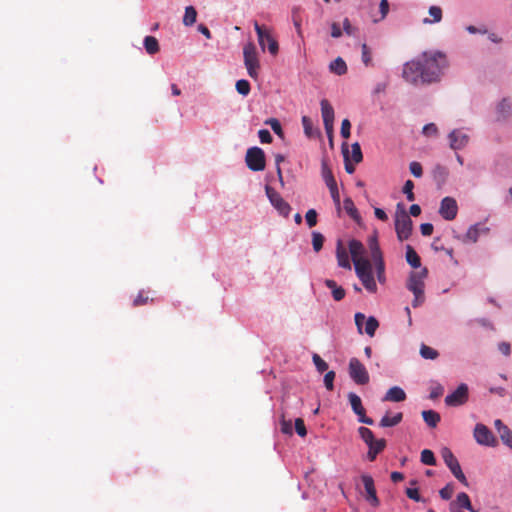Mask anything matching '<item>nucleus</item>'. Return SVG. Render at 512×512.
<instances>
[{
    "label": "nucleus",
    "instance_id": "79ce46f5",
    "mask_svg": "<svg viewBox=\"0 0 512 512\" xmlns=\"http://www.w3.org/2000/svg\"><path fill=\"white\" fill-rule=\"evenodd\" d=\"M361 51H362L361 59H362V62L364 63V65L365 66L372 65V53L366 43L362 44Z\"/></svg>",
    "mask_w": 512,
    "mask_h": 512
},
{
    "label": "nucleus",
    "instance_id": "69168bd1",
    "mask_svg": "<svg viewBox=\"0 0 512 512\" xmlns=\"http://www.w3.org/2000/svg\"><path fill=\"white\" fill-rule=\"evenodd\" d=\"M433 225L431 223H423L420 230L423 236H430L433 233Z\"/></svg>",
    "mask_w": 512,
    "mask_h": 512
},
{
    "label": "nucleus",
    "instance_id": "423d86ee",
    "mask_svg": "<svg viewBox=\"0 0 512 512\" xmlns=\"http://www.w3.org/2000/svg\"><path fill=\"white\" fill-rule=\"evenodd\" d=\"M254 29L258 36V42L263 51H265L266 44L268 51L271 55H276L279 51V45L277 40L272 35L271 29L260 25L257 21H254Z\"/></svg>",
    "mask_w": 512,
    "mask_h": 512
},
{
    "label": "nucleus",
    "instance_id": "39448f33",
    "mask_svg": "<svg viewBox=\"0 0 512 512\" xmlns=\"http://www.w3.org/2000/svg\"><path fill=\"white\" fill-rule=\"evenodd\" d=\"M368 247L371 253V259L375 263L377 280L380 284H384L386 281L385 263L376 235L369 237Z\"/></svg>",
    "mask_w": 512,
    "mask_h": 512
},
{
    "label": "nucleus",
    "instance_id": "7c9ffc66",
    "mask_svg": "<svg viewBox=\"0 0 512 512\" xmlns=\"http://www.w3.org/2000/svg\"><path fill=\"white\" fill-rule=\"evenodd\" d=\"M429 14L432 19L425 18L423 20L424 24L438 23L442 20V9L439 6H431L429 8Z\"/></svg>",
    "mask_w": 512,
    "mask_h": 512
},
{
    "label": "nucleus",
    "instance_id": "a19ab883",
    "mask_svg": "<svg viewBox=\"0 0 512 512\" xmlns=\"http://www.w3.org/2000/svg\"><path fill=\"white\" fill-rule=\"evenodd\" d=\"M235 87L237 92L243 96H247L251 90L250 83L245 79L238 80Z\"/></svg>",
    "mask_w": 512,
    "mask_h": 512
},
{
    "label": "nucleus",
    "instance_id": "c756f323",
    "mask_svg": "<svg viewBox=\"0 0 512 512\" xmlns=\"http://www.w3.org/2000/svg\"><path fill=\"white\" fill-rule=\"evenodd\" d=\"M144 47L150 55L156 54L160 49L158 40L154 36H146L144 38Z\"/></svg>",
    "mask_w": 512,
    "mask_h": 512
},
{
    "label": "nucleus",
    "instance_id": "13d9d810",
    "mask_svg": "<svg viewBox=\"0 0 512 512\" xmlns=\"http://www.w3.org/2000/svg\"><path fill=\"white\" fill-rule=\"evenodd\" d=\"M343 156L345 160V170L348 174H352L355 171V167L349 162V152L347 148H343Z\"/></svg>",
    "mask_w": 512,
    "mask_h": 512
},
{
    "label": "nucleus",
    "instance_id": "37998d69",
    "mask_svg": "<svg viewBox=\"0 0 512 512\" xmlns=\"http://www.w3.org/2000/svg\"><path fill=\"white\" fill-rule=\"evenodd\" d=\"M323 243H324V236L319 232H313L312 233L313 249L316 252H319L323 247Z\"/></svg>",
    "mask_w": 512,
    "mask_h": 512
},
{
    "label": "nucleus",
    "instance_id": "5701e85b",
    "mask_svg": "<svg viewBox=\"0 0 512 512\" xmlns=\"http://www.w3.org/2000/svg\"><path fill=\"white\" fill-rule=\"evenodd\" d=\"M329 69L332 73L341 76L346 74L347 65L346 62L341 57H337L334 61L330 63Z\"/></svg>",
    "mask_w": 512,
    "mask_h": 512
},
{
    "label": "nucleus",
    "instance_id": "2eb2a0df",
    "mask_svg": "<svg viewBox=\"0 0 512 512\" xmlns=\"http://www.w3.org/2000/svg\"><path fill=\"white\" fill-rule=\"evenodd\" d=\"M453 150L463 149L469 142V135L462 129H454L448 135Z\"/></svg>",
    "mask_w": 512,
    "mask_h": 512
},
{
    "label": "nucleus",
    "instance_id": "a211bd4d",
    "mask_svg": "<svg viewBox=\"0 0 512 512\" xmlns=\"http://www.w3.org/2000/svg\"><path fill=\"white\" fill-rule=\"evenodd\" d=\"M336 258H337V263L340 267L345 268V269H351L348 252H347L346 248L343 246L341 241H338V243H337Z\"/></svg>",
    "mask_w": 512,
    "mask_h": 512
},
{
    "label": "nucleus",
    "instance_id": "49530a36",
    "mask_svg": "<svg viewBox=\"0 0 512 512\" xmlns=\"http://www.w3.org/2000/svg\"><path fill=\"white\" fill-rule=\"evenodd\" d=\"M302 125H303V128H304L305 135L307 137H309V138L313 137V135H314L313 123H312L311 119L308 116H303L302 117Z\"/></svg>",
    "mask_w": 512,
    "mask_h": 512
},
{
    "label": "nucleus",
    "instance_id": "4468645a",
    "mask_svg": "<svg viewBox=\"0 0 512 512\" xmlns=\"http://www.w3.org/2000/svg\"><path fill=\"white\" fill-rule=\"evenodd\" d=\"M458 205L454 198L452 197H444L441 200L439 213L440 215L448 221L454 220L457 216Z\"/></svg>",
    "mask_w": 512,
    "mask_h": 512
},
{
    "label": "nucleus",
    "instance_id": "412c9836",
    "mask_svg": "<svg viewBox=\"0 0 512 512\" xmlns=\"http://www.w3.org/2000/svg\"><path fill=\"white\" fill-rule=\"evenodd\" d=\"M325 285L327 288L331 290L332 296L335 301H341L345 297V290L341 286H338L336 281L332 279H326Z\"/></svg>",
    "mask_w": 512,
    "mask_h": 512
},
{
    "label": "nucleus",
    "instance_id": "6e6d98bb",
    "mask_svg": "<svg viewBox=\"0 0 512 512\" xmlns=\"http://www.w3.org/2000/svg\"><path fill=\"white\" fill-rule=\"evenodd\" d=\"M295 430H296V432H297V434L299 436H301V437H305L306 436L307 430H306V427H305L303 419L297 418L295 420Z\"/></svg>",
    "mask_w": 512,
    "mask_h": 512
},
{
    "label": "nucleus",
    "instance_id": "3c124183",
    "mask_svg": "<svg viewBox=\"0 0 512 512\" xmlns=\"http://www.w3.org/2000/svg\"><path fill=\"white\" fill-rule=\"evenodd\" d=\"M454 493V487L452 484H447L445 487H443L440 491V497L444 500H449Z\"/></svg>",
    "mask_w": 512,
    "mask_h": 512
},
{
    "label": "nucleus",
    "instance_id": "e2e57ef3",
    "mask_svg": "<svg viewBox=\"0 0 512 512\" xmlns=\"http://www.w3.org/2000/svg\"><path fill=\"white\" fill-rule=\"evenodd\" d=\"M329 191H330V194H331V197L333 199L335 206L339 210L340 209V194H339L338 186H335L334 188H330Z\"/></svg>",
    "mask_w": 512,
    "mask_h": 512
},
{
    "label": "nucleus",
    "instance_id": "2f4dec72",
    "mask_svg": "<svg viewBox=\"0 0 512 512\" xmlns=\"http://www.w3.org/2000/svg\"><path fill=\"white\" fill-rule=\"evenodd\" d=\"M197 11L193 6H187L185 8V14L183 17V24L185 26H192L196 22Z\"/></svg>",
    "mask_w": 512,
    "mask_h": 512
},
{
    "label": "nucleus",
    "instance_id": "de8ad7c7",
    "mask_svg": "<svg viewBox=\"0 0 512 512\" xmlns=\"http://www.w3.org/2000/svg\"><path fill=\"white\" fill-rule=\"evenodd\" d=\"M414 183L412 180H407L403 186V193L406 195L408 201H414L415 195L413 193Z\"/></svg>",
    "mask_w": 512,
    "mask_h": 512
},
{
    "label": "nucleus",
    "instance_id": "58836bf2",
    "mask_svg": "<svg viewBox=\"0 0 512 512\" xmlns=\"http://www.w3.org/2000/svg\"><path fill=\"white\" fill-rule=\"evenodd\" d=\"M420 355L425 359L434 360L438 357L439 353L437 352V350H435L425 344H422V346L420 348Z\"/></svg>",
    "mask_w": 512,
    "mask_h": 512
},
{
    "label": "nucleus",
    "instance_id": "4d7b16f0",
    "mask_svg": "<svg viewBox=\"0 0 512 512\" xmlns=\"http://www.w3.org/2000/svg\"><path fill=\"white\" fill-rule=\"evenodd\" d=\"M425 136H436L438 134V128L434 123L426 124L422 130Z\"/></svg>",
    "mask_w": 512,
    "mask_h": 512
},
{
    "label": "nucleus",
    "instance_id": "774afa93",
    "mask_svg": "<svg viewBox=\"0 0 512 512\" xmlns=\"http://www.w3.org/2000/svg\"><path fill=\"white\" fill-rule=\"evenodd\" d=\"M381 19H384L389 11V3L387 0H381L380 5Z\"/></svg>",
    "mask_w": 512,
    "mask_h": 512
},
{
    "label": "nucleus",
    "instance_id": "c9c22d12",
    "mask_svg": "<svg viewBox=\"0 0 512 512\" xmlns=\"http://www.w3.org/2000/svg\"><path fill=\"white\" fill-rule=\"evenodd\" d=\"M378 327H379V322L375 317L370 316L366 319L365 332L367 335H369L370 337H373L375 335V332Z\"/></svg>",
    "mask_w": 512,
    "mask_h": 512
},
{
    "label": "nucleus",
    "instance_id": "a878e982",
    "mask_svg": "<svg viewBox=\"0 0 512 512\" xmlns=\"http://www.w3.org/2000/svg\"><path fill=\"white\" fill-rule=\"evenodd\" d=\"M348 398H349V402H350V405H351V408H352L353 412L356 415L363 414L365 409H364V407L362 405L361 398L357 394H355L353 392L349 393Z\"/></svg>",
    "mask_w": 512,
    "mask_h": 512
},
{
    "label": "nucleus",
    "instance_id": "f03ea898",
    "mask_svg": "<svg viewBox=\"0 0 512 512\" xmlns=\"http://www.w3.org/2000/svg\"><path fill=\"white\" fill-rule=\"evenodd\" d=\"M364 251V246L359 240L352 239L349 241V252L358 278L368 292L376 293L377 284L373 276L372 264L370 260L363 256Z\"/></svg>",
    "mask_w": 512,
    "mask_h": 512
},
{
    "label": "nucleus",
    "instance_id": "6e6552de",
    "mask_svg": "<svg viewBox=\"0 0 512 512\" xmlns=\"http://www.w3.org/2000/svg\"><path fill=\"white\" fill-rule=\"evenodd\" d=\"M245 161L247 167L255 172L264 170L266 166L264 151L259 147L249 148L246 152Z\"/></svg>",
    "mask_w": 512,
    "mask_h": 512
},
{
    "label": "nucleus",
    "instance_id": "b1692460",
    "mask_svg": "<svg viewBox=\"0 0 512 512\" xmlns=\"http://www.w3.org/2000/svg\"><path fill=\"white\" fill-rule=\"evenodd\" d=\"M422 417L425 423L432 428H435L440 422V415L434 410H424L422 412Z\"/></svg>",
    "mask_w": 512,
    "mask_h": 512
},
{
    "label": "nucleus",
    "instance_id": "a18cd8bd",
    "mask_svg": "<svg viewBox=\"0 0 512 512\" xmlns=\"http://www.w3.org/2000/svg\"><path fill=\"white\" fill-rule=\"evenodd\" d=\"M312 360L318 372L323 373L328 369V364L318 354H314Z\"/></svg>",
    "mask_w": 512,
    "mask_h": 512
},
{
    "label": "nucleus",
    "instance_id": "f257e3e1",
    "mask_svg": "<svg viewBox=\"0 0 512 512\" xmlns=\"http://www.w3.org/2000/svg\"><path fill=\"white\" fill-rule=\"evenodd\" d=\"M448 66L447 56L443 52L426 51L416 60L405 63L403 78L414 85L437 82Z\"/></svg>",
    "mask_w": 512,
    "mask_h": 512
},
{
    "label": "nucleus",
    "instance_id": "f3484780",
    "mask_svg": "<svg viewBox=\"0 0 512 512\" xmlns=\"http://www.w3.org/2000/svg\"><path fill=\"white\" fill-rule=\"evenodd\" d=\"M494 426L502 442L512 449V431L500 419L495 420Z\"/></svg>",
    "mask_w": 512,
    "mask_h": 512
},
{
    "label": "nucleus",
    "instance_id": "7ed1b4c3",
    "mask_svg": "<svg viewBox=\"0 0 512 512\" xmlns=\"http://www.w3.org/2000/svg\"><path fill=\"white\" fill-rule=\"evenodd\" d=\"M427 276V269L423 268L421 271L412 272L407 281V288L414 294L412 306L414 308L422 305L425 301L424 295V279Z\"/></svg>",
    "mask_w": 512,
    "mask_h": 512
},
{
    "label": "nucleus",
    "instance_id": "dca6fc26",
    "mask_svg": "<svg viewBox=\"0 0 512 512\" xmlns=\"http://www.w3.org/2000/svg\"><path fill=\"white\" fill-rule=\"evenodd\" d=\"M361 480L363 482L365 491H366V499L372 506L379 505V499L377 497L375 484L373 478L368 474H363L361 476Z\"/></svg>",
    "mask_w": 512,
    "mask_h": 512
},
{
    "label": "nucleus",
    "instance_id": "4c0bfd02",
    "mask_svg": "<svg viewBox=\"0 0 512 512\" xmlns=\"http://www.w3.org/2000/svg\"><path fill=\"white\" fill-rule=\"evenodd\" d=\"M358 433L366 445L372 444V442L375 440L374 434L369 428L363 426L359 427Z\"/></svg>",
    "mask_w": 512,
    "mask_h": 512
},
{
    "label": "nucleus",
    "instance_id": "09e8293b",
    "mask_svg": "<svg viewBox=\"0 0 512 512\" xmlns=\"http://www.w3.org/2000/svg\"><path fill=\"white\" fill-rule=\"evenodd\" d=\"M265 124L269 125L277 135H283L281 124L276 118H269L268 120L265 121Z\"/></svg>",
    "mask_w": 512,
    "mask_h": 512
},
{
    "label": "nucleus",
    "instance_id": "c03bdc74",
    "mask_svg": "<svg viewBox=\"0 0 512 512\" xmlns=\"http://www.w3.org/2000/svg\"><path fill=\"white\" fill-rule=\"evenodd\" d=\"M351 155L354 163L357 164L362 161L363 155L359 143L356 142L351 145Z\"/></svg>",
    "mask_w": 512,
    "mask_h": 512
},
{
    "label": "nucleus",
    "instance_id": "393cba45",
    "mask_svg": "<svg viewBox=\"0 0 512 512\" xmlns=\"http://www.w3.org/2000/svg\"><path fill=\"white\" fill-rule=\"evenodd\" d=\"M456 507H458L459 509L460 508H464V509H467L469 510L470 512H476L472 505H471V501H470V498L468 496V494H466L465 492H461L457 495L456 497V502H453Z\"/></svg>",
    "mask_w": 512,
    "mask_h": 512
},
{
    "label": "nucleus",
    "instance_id": "c85d7f7f",
    "mask_svg": "<svg viewBox=\"0 0 512 512\" xmlns=\"http://www.w3.org/2000/svg\"><path fill=\"white\" fill-rule=\"evenodd\" d=\"M402 418H403V414L400 412L395 414L393 417H390L388 414H386L385 416L382 417V419L380 421V426L381 427L396 426L402 421Z\"/></svg>",
    "mask_w": 512,
    "mask_h": 512
},
{
    "label": "nucleus",
    "instance_id": "1a4fd4ad",
    "mask_svg": "<svg viewBox=\"0 0 512 512\" xmlns=\"http://www.w3.org/2000/svg\"><path fill=\"white\" fill-rule=\"evenodd\" d=\"M349 376L358 385H366L370 379L365 366L355 357L349 361Z\"/></svg>",
    "mask_w": 512,
    "mask_h": 512
},
{
    "label": "nucleus",
    "instance_id": "ddd939ff",
    "mask_svg": "<svg viewBox=\"0 0 512 512\" xmlns=\"http://www.w3.org/2000/svg\"><path fill=\"white\" fill-rule=\"evenodd\" d=\"M321 114L323 118L324 127L332 142L333 123H334V109L327 99H322L320 102Z\"/></svg>",
    "mask_w": 512,
    "mask_h": 512
},
{
    "label": "nucleus",
    "instance_id": "0e129e2a",
    "mask_svg": "<svg viewBox=\"0 0 512 512\" xmlns=\"http://www.w3.org/2000/svg\"><path fill=\"white\" fill-rule=\"evenodd\" d=\"M366 321V317L363 313L357 312L355 314V324L357 326L358 332L362 333V325Z\"/></svg>",
    "mask_w": 512,
    "mask_h": 512
},
{
    "label": "nucleus",
    "instance_id": "bb28decb",
    "mask_svg": "<svg viewBox=\"0 0 512 512\" xmlns=\"http://www.w3.org/2000/svg\"><path fill=\"white\" fill-rule=\"evenodd\" d=\"M406 261L413 268H419L421 266L419 255L410 245H408L406 248Z\"/></svg>",
    "mask_w": 512,
    "mask_h": 512
},
{
    "label": "nucleus",
    "instance_id": "20e7f679",
    "mask_svg": "<svg viewBox=\"0 0 512 512\" xmlns=\"http://www.w3.org/2000/svg\"><path fill=\"white\" fill-rule=\"evenodd\" d=\"M413 222L401 203L395 213V231L400 241L407 240L412 233Z\"/></svg>",
    "mask_w": 512,
    "mask_h": 512
},
{
    "label": "nucleus",
    "instance_id": "338daca9",
    "mask_svg": "<svg viewBox=\"0 0 512 512\" xmlns=\"http://www.w3.org/2000/svg\"><path fill=\"white\" fill-rule=\"evenodd\" d=\"M467 238L473 242H476L478 239V228L477 226H472L469 228L466 234Z\"/></svg>",
    "mask_w": 512,
    "mask_h": 512
},
{
    "label": "nucleus",
    "instance_id": "8fccbe9b",
    "mask_svg": "<svg viewBox=\"0 0 512 512\" xmlns=\"http://www.w3.org/2000/svg\"><path fill=\"white\" fill-rule=\"evenodd\" d=\"M307 225L312 228L317 224V212L314 209H309L305 215Z\"/></svg>",
    "mask_w": 512,
    "mask_h": 512
},
{
    "label": "nucleus",
    "instance_id": "603ef678",
    "mask_svg": "<svg viewBox=\"0 0 512 512\" xmlns=\"http://www.w3.org/2000/svg\"><path fill=\"white\" fill-rule=\"evenodd\" d=\"M409 169L413 176L417 178L421 177L423 174L422 165L417 161L411 162L409 165Z\"/></svg>",
    "mask_w": 512,
    "mask_h": 512
},
{
    "label": "nucleus",
    "instance_id": "aec40b11",
    "mask_svg": "<svg viewBox=\"0 0 512 512\" xmlns=\"http://www.w3.org/2000/svg\"><path fill=\"white\" fill-rule=\"evenodd\" d=\"M405 399L406 393L404 390L398 386H394L387 391L383 401L401 402Z\"/></svg>",
    "mask_w": 512,
    "mask_h": 512
},
{
    "label": "nucleus",
    "instance_id": "f704fd0d",
    "mask_svg": "<svg viewBox=\"0 0 512 512\" xmlns=\"http://www.w3.org/2000/svg\"><path fill=\"white\" fill-rule=\"evenodd\" d=\"M451 473L454 475V477L460 481L464 486H468V481H467V478L465 476V474L463 473L462 469H461V466L458 463L454 464L453 466L449 467Z\"/></svg>",
    "mask_w": 512,
    "mask_h": 512
},
{
    "label": "nucleus",
    "instance_id": "ea45409f",
    "mask_svg": "<svg viewBox=\"0 0 512 512\" xmlns=\"http://www.w3.org/2000/svg\"><path fill=\"white\" fill-rule=\"evenodd\" d=\"M421 462L425 465L433 466L436 464L434 453L429 449H424L421 452Z\"/></svg>",
    "mask_w": 512,
    "mask_h": 512
},
{
    "label": "nucleus",
    "instance_id": "6ab92c4d",
    "mask_svg": "<svg viewBox=\"0 0 512 512\" xmlns=\"http://www.w3.org/2000/svg\"><path fill=\"white\" fill-rule=\"evenodd\" d=\"M367 458L369 461H374L379 453H381L386 447L385 439H375L372 444H368Z\"/></svg>",
    "mask_w": 512,
    "mask_h": 512
},
{
    "label": "nucleus",
    "instance_id": "5fc2aeb1",
    "mask_svg": "<svg viewBox=\"0 0 512 512\" xmlns=\"http://www.w3.org/2000/svg\"><path fill=\"white\" fill-rule=\"evenodd\" d=\"M351 123L348 119H344L341 123L340 134L343 138L348 139L350 137Z\"/></svg>",
    "mask_w": 512,
    "mask_h": 512
},
{
    "label": "nucleus",
    "instance_id": "052dcab7",
    "mask_svg": "<svg viewBox=\"0 0 512 512\" xmlns=\"http://www.w3.org/2000/svg\"><path fill=\"white\" fill-rule=\"evenodd\" d=\"M259 139L261 143H271L272 142V136L270 132L267 129H261L258 132Z\"/></svg>",
    "mask_w": 512,
    "mask_h": 512
},
{
    "label": "nucleus",
    "instance_id": "9b49d317",
    "mask_svg": "<svg viewBox=\"0 0 512 512\" xmlns=\"http://www.w3.org/2000/svg\"><path fill=\"white\" fill-rule=\"evenodd\" d=\"M474 438L480 445L494 447L497 445V439L491 430L484 424L478 423L474 428Z\"/></svg>",
    "mask_w": 512,
    "mask_h": 512
},
{
    "label": "nucleus",
    "instance_id": "72a5a7b5",
    "mask_svg": "<svg viewBox=\"0 0 512 512\" xmlns=\"http://www.w3.org/2000/svg\"><path fill=\"white\" fill-rule=\"evenodd\" d=\"M149 302H154V298H150L148 292L141 290L138 295L133 300V306L139 307L148 304Z\"/></svg>",
    "mask_w": 512,
    "mask_h": 512
},
{
    "label": "nucleus",
    "instance_id": "680f3d73",
    "mask_svg": "<svg viewBox=\"0 0 512 512\" xmlns=\"http://www.w3.org/2000/svg\"><path fill=\"white\" fill-rule=\"evenodd\" d=\"M343 30L349 36L355 35L357 31V29L351 25L350 20L348 18H345L343 20Z\"/></svg>",
    "mask_w": 512,
    "mask_h": 512
},
{
    "label": "nucleus",
    "instance_id": "864d4df0",
    "mask_svg": "<svg viewBox=\"0 0 512 512\" xmlns=\"http://www.w3.org/2000/svg\"><path fill=\"white\" fill-rule=\"evenodd\" d=\"M334 379H335V372L334 371H328L324 376V384L327 390H333L334 388Z\"/></svg>",
    "mask_w": 512,
    "mask_h": 512
},
{
    "label": "nucleus",
    "instance_id": "bf43d9fd",
    "mask_svg": "<svg viewBox=\"0 0 512 512\" xmlns=\"http://www.w3.org/2000/svg\"><path fill=\"white\" fill-rule=\"evenodd\" d=\"M406 495L408 498L416 501V502H421L422 501V498L419 494V491L417 488H407L406 489Z\"/></svg>",
    "mask_w": 512,
    "mask_h": 512
},
{
    "label": "nucleus",
    "instance_id": "0eeeda50",
    "mask_svg": "<svg viewBox=\"0 0 512 512\" xmlns=\"http://www.w3.org/2000/svg\"><path fill=\"white\" fill-rule=\"evenodd\" d=\"M244 65L247 69L248 75L257 79L259 75L260 63L258 53L254 43L249 42L243 48Z\"/></svg>",
    "mask_w": 512,
    "mask_h": 512
},
{
    "label": "nucleus",
    "instance_id": "e433bc0d",
    "mask_svg": "<svg viewBox=\"0 0 512 512\" xmlns=\"http://www.w3.org/2000/svg\"><path fill=\"white\" fill-rule=\"evenodd\" d=\"M441 456L448 468L458 463L457 458L448 447H443L441 449Z\"/></svg>",
    "mask_w": 512,
    "mask_h": 512
},
{
    "label": "nucleus",
    "instance_id": "f8f14e48",
    "mask_svg": "<svg viewBox=\"0 0 512 512\" xmlns=\"http://www.w3.org/2000/svg\"><path fill=\"white\" fill-rule=\"evenodd\" d=\"M469 389L464 383L460 384L457 389L445 397V404L447 406H460L468 401Z\"/></svg>",
    "mask_w": 512,
    "mask_h": 512
},
{
    "label": "nucleus",
    "instance_id": "473e14b6",
    "mask_svg": "<svg viewBox=\"0 0 512 512\" xmlns=\"http://www.w3.org/2000/svg\"><path fill=\"white\" fill-rule=\"evenodd\" d=\"M343 206H344L345 211L351 218H353L355 220L359 218L358 210L355 207L354 202L351 198H349V197L345 198L343 201Z\"/></svg>",
    "mask_w": 512,
    "mask_h": 512
},
{
    "label": "nucleus",
    "instance_id": "4be33fe9",
    "mask_svg": "<svg viewBox=\"0 0 512 512\" xmlns=\"http://www.w3.org/2000/svg\"><path fill=\"white\" fill-rule=\"evenodd\" d=\"M321 168H322L321 169L322 177H323V180H324L325 184L327 185L328 189L334 188L335 186H337V182L334 178V175L326 161H324V160L322 161Z\"/></svg>",
    "mask_w": 512,
    "mask_h": 512
},
{
    "label": "nucleus",
    "instance_id": "9d476101",
    "mask_svg": "<svg viewBox=\"0 0 512 512\" xmlns=\"http://www.w3.org/2000/svg\"><path fill=\"white\" fill-rule=\"evenodd\" d=\"M265 192L270 203L278 211V213L284 217H288L291 211L290 204L285 201L274 188L268 185L265 187Z\"/></svg>",
    "mask_w": 512,
    "mask_h": 512
},
{
    "label": "nucleus",
    "instance_id": "cd10ccee",
    "mask_svg": "<svg viewBox=\"0 0 512 512\" xmlns=\"http://www.w3.org/2000/svg\"><path fill=\"white\" fill-rule=\"evenodd\" d=\"M432 174L434 180L437 181L439 184H442L446 181L449 173L448 169L445 166L437 164L434 167Z\"/></svg>",
    "mask_w": 512,
    "mask_h": 512
}]
</instances>
